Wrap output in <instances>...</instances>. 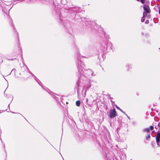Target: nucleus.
<instances>
[{
  "mask_svg": "<svg viewBox=\"0 0 160 160\" xmlns=\"http://www.w3.org/2000/svg\"><path fill=\"white\" fill-rule=\"evenodd\" d=\"M143 9L145 12H144L143 13V17H146L147 16V13H149L150 12V8L148 6L146 5H144L143 6Z\"/></svg>",
  "mask_w": 160,
  "mask_h": 160,
  "instance_id": "obj_1",
  "label": "nucleus"
},
{
  "mask_svg": "<svg viewBox=\"0 0 160 160\" xmlns=\"http://www.w3.org/2000/svg\"><path fill=\"white\" fill-rule=\"evenodd\" d=\"M117 115V112L114 108L110 110L109 111V117L111 118H113L115 117Z\"/></svg>",
  "mask_w": 160,
  "mask_h": 160,
  "instance_id": "obj_2",
  "label": "nucleus"
},
{
  "mask_svg": "<svg viewBox=\"0 0 160 160\" xmlns=\"http://www.w3.org/2000/svg\"><path fill=\"white\" fill-rule=\"evenodd\" d=\"M156 141L157 143L160 141V132H158L156 137Z\"/></svg>",
  "mask_w": 160,
  "mask_h": 160,
  "instance_id": "obj_3",
  "label": "nucleus"
},
{
  "mask_svg": "<svg viewBox=\"0 0 160 160\" xmlns=\"http://www.w3.org/2000/svg\"><path fill=\"white\" fill-rule=\"evenodd\" d=\"M81 102L79 100H78L76 101V106L78 107H79L80 105Z\"/></svg>",
  "mask_w": 160,
  "mask_h": 160,
  "instance_id": "obj_4",
  "label": "nucleus"
},
{
  "mask_svg": "<svg viewBox=\"0 0 160 160\" xmlns=\"http://www.w3.org/2000/svg\"><path fill=\"white\" fill-rule=\"evenodd\" d=\"M138 1H140V2L142 4H144L146 0H136Z\"/></svg>",
  "mask_w": 160,
  "mask_h": 160,
  "instance_id": "obj_5",
  "label": "nucleus"
},
{
  "mask_svg": "<svg viewBox=\"0 0 160 160\" xmlns=\"http://www.w3.org/2000/svg\"><path fill=\"white\" fill-rule=\"evenodd\" d=\"M144 131L147 132H149L150 131V129L149 128H145Z\"/></svg>",
  "mask_w": 160,
  "mask_h": 160,
  "instance_id": "obj_6",
  "label": "nucleus"
},
{
  "mask_svg": "<svg viewBox=\"0 0 160 160\" xmlns=\"http://www.w3.org/2000/svg\"><path fill=\"white\" fill-rule=\"evenodd\" d=\"M116 108L118 110L122 111V112L124 113V112L119 107H118L117 105L115 106Z\"/></svg>",
  "mask_w": 160,
  "mask_h": 160,
  "instance_id": "obj_7",
  "label": "nucleus"
},
{
  "mask_svg": "<svg viewBox=\"0 0 160 160\" xmlns=\"http://www.w3.org/2000/svg\"><path fill=\"white\" fill-rule=\"evenodd\" d=\"M144 17H143L142 18L141 21L142 22H144L145 21V19L144 18Z\"/></svg>",
  "mask_w": 160,
  "mask_h": 160,
  "instance_id": "obj_8",
  "label": "nucleus"
},
{
  "mask_svg": "<svg viewBox=\"0 0 160 160\" xmlns=\"http://www.w3.org/2000/svg\"><path fill=\"white\" fill-rule=\"evenodd\" d=\"M154 129V127L153 126H151L150 127V129L151 130H152Z\"/></svg>",
  "mask_w": 160,
  "mask_h": 160,
  "instance_id": "obj_9",
  "label": "nucleus"
},
{
  "mask_svg": "<svg viewBox=\"0 0 160 160\" xmlns=\"http://www.w3.org/2000/svg\"><path fill=\"white\" fill-rule=\"evenodd\" d=\"M150 138V135L149 134L148 135V136L147 137H146V139H148V138Z\"/></svg>",
  "mask_w": 160,
  "mask_h": 160,
  "instance_id": "obj_10",
  "label": "nucleus"
},
{
  "mask_svg": "<svg viewBox=\"0 0 160 160\" xmlns=\"http://www.w3.org/2000/svg\"><path fill=\"white\" fill-rule=\"evenodd\" d=\"M158 12H159V14H160V7L159 8V11H158Z\"/></svg>",
  "mask_w": 160,
  "mask_h": 160,
  "instance_id": "obj_11",
  "label": "nucleus"
}]
</instances>
